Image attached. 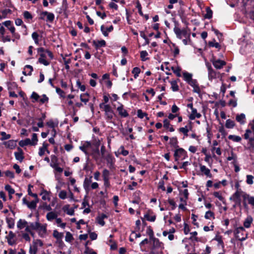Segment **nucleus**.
<instances>
[{
	"label": "nucleus",
	"mask_w": 254,
	"mask_h": 254,
	"mask_svg": "<svg viewBox=\"0 0 254 254\" xmlns=\"http://www.w3.org/2000/svg\"><path fill=\"white\" fill-rule=\"evenodd\" d=\"M178 23L176 22H175V26L174 28V31L177 37L181 39L183 36H184L185 38H187L189 39V41L190 42V29H188V28H184L183 29H181L178 27Z\"/></svg>",
	"instance_id": "f257e3e1"
},
{
	"label": "nucleus",
	"mask_w": 254,
	"mask_h": 254,
	"mask_svg": "<svg viewBox=\"0 0 254 254\" xmlns=\"http://www.w3.org/2000/svg\"><path fill=\"white\" fill-rule=\"evenodd\" d=\"M99 107L101 109H103V110L105 112L106 120L108 122H112L114 112L112 110L111 106L109 104H104V103H102L100 104Z\"/></svg>",
	"instance_id": "f03ea898"
},
{
	"label": "nucleus",
	"mask_w": 254,
	"mask_h": 254,
	"mask_svg": "<svg viewBox=\"0 0 254 254\" xmlns=\"http://www.w3.org/2000/svg\"><path fill=\"white\" fill-rule=\"evenodd\" d=\"M249 127L251 129L246 130L244 134V138L246 139H249V144L250 147H254V124H250Z\"/></svg>",
	"instance_id": "7ed1b4c3"
},
{
	"label": "nucleus",
	"mask_w": 254,
	"mask_h": 254,
	"mask_svg": "<svg viewBox=\"0 0 254 254\" xmlns=\"http://www.w3.org/2000/svg\"><path fill=\"white\" fill-rule=\"evenodd\" d=\"M235 238L240 241H243L247 238L245 228L240 226L235 229L234 231Z\"/></svg>",
	"instance_id": "20e7f679"
},
{
	"label": "nucleus",
	"mask_w": 254,
	"mask_h": 254,
	"mask_svg": "<svg viewBox=\"0 0 254 254\" xmlns=\"http://www.w3.org/2000/svg\"><path fill=\"white\" fill-rule=\"evenodd\" d=\"M100 143H97L89 150V155L91 156L96 161L100 160V153L99 149Z\"/></svg>",
	"instance_id": "39448f33"
},
{
	"label": "nucleus",
	"mask_w": 254,
	"mask_h": 254,
	"mask_svg": "<svg viewBox=\"0 0 254 254\" xmlns=\"http://www.w3.org/2000/svg\"><path fill=\"white\" fill-rule=\"evenodd\" d=\"M175 161L179 163V159L182 157V160L185 159L187 157V151L182 148H178L175 149L174 154Z\"/></svg>",
	"instance_id": "423d86ee"
},
{
	"label": "nucleus",
	"mask_w": 254,
	"mask_h": 254,
	"mask_svg": "<svg viewBox=\"0 0 254 254\" xmlns=\"http://www.w3.org/2000/svg\"><path fill=\"white\" fill-rule=\"evenodd\" d=\"M7 243L10 246H13L16 244L17 238L15 233L10 231L9 232L8 235L5 237Z\"/></svg>",
	"instance_id": "0eeeda50"
},
{
	"label": "nucleus",
	"mask_w": 254,
	"mask_h": 254,
	"mask_svg": "<svg viewBox=\"0 0 254 254\" xmlns=\"http://www.w3.org/2000/svg\"><path fill=\"white\" fill-rule=\"evenodd\" d=\"M244 194H246V193L242 190H237V191L233 194L231 197V199L233 201L241 199L240 197L242 196L244 199Z\"/></svg>",
	"instance_id": "6e6552de"
},
{
	"label": "nucleus",
	"mask_w": 254,
	"mask_h": 254,
	"mask_svg": "<svg viewBox=\"0 0 254 254\" xmlns=\"http://www.w3.org/2000/svg\"><path fill=\"white\" fill-rule=\"evenodd\" d=\"M124 107V105L123 104H121V105L117 108V110L119 112V115L121 117L127 118L129 116V114Z\"/></svg>",
	"instance_id": "1a4fd4ad"
},
{
	"label": "nucleus",
	"mask_w": 254,
	"mask_h": 254,
	"mask_svg": "<svg viewBox=\"0 0 254 254\" xmlns=\"http://www.w3.org/2000/svg\"><path fill=\"white\" fill-rule=\"evenodd\" d=\"M17 152L14 153L15 158L20 162H22L24 158V152L22 149L19 147H17Z\"/></svg>",
	"instance_id": "9d476101"
},
{
	"label": "nucleus",
	"mask_w": 254,
	"mask_h": 254,
	"mask_svg": "<svg viewBox=\"0 0 254 254\" xmlns=\"http://www.w3.org/2000/svg\"><path fill=\"white\" fill-rule=\"evenodd\" d=\"M212 64L214 67L217 69H221L224 65L226 64V63L224 61L221 60H213Z\"/></svg>",
	"instance_id": "9b49d317"
},
{
	"label": "nucleus",
	"mask_w": 254,
	"mask_h": 254,
	"mask_svg": "<svg viewBox=\"0 0 254 254\" xmlns=\"http://www.w3.org/2000/svg\"><path fill=\"white\" fill-rule=\"evenodd\" d=\"M200 171L202 174L206 176L207 177L211 178L212 175L210 172V170L207 168L205 166L200 164Z\"/></svg>",
	"instance_id": "f8f14e48"
},
{
	"label": "nucleus",
	"mask_w": 254,
	"mask_h": 254,
	"mask_svg": "<svg viewBox=\"0 0 254 254\" xmlns=\"http://www.w3.org/2000/svg\"><path fill=\"white\" fill-rule=\"evenodd\" d=\"M93 45L94 46L96 50L99 49L100 47H105L106 45V43L105 40H101L100 41H95L94 40L92 42Z\"/></svg>",
	"instance_id": "ddd939ff"
},
{
	"label": "nucleus",
	"mask_w": 254,
	"mask_h": 254,
	"mask_svg": "<svg viewBox=\"0 0 254 254\" xmlns=\"http://www.w3.org/2000/svg\"><path fill=\"white\" fill-rule=\"evenodd\" d=\"M189 84L193 88V91L194 92L197 93L198 94L200 93L201 90L196 79H194L193 80L191 81Z\"/></svg>",
	"instance_id": "4468645a"
},
{
	"label": "nucleus",
	"mask_w": 254,
	"mask_h": 254,
	"mask_svg": "<svg viewBox=\"0 0 254 254\" xmlns=\"http://www.w3.org/2000/svg\"><path fill=\"white\" fill-rule=\"evenodd\" d=\"M39 235L41 237H44L46 236L47 232L46 225H42L40 223V226L37 230Z\"/></svg>",
	"instance_id": "2eb2a0df"
},
{
	"label": "nucleus",
	"mask_w": 254,
	"mask_h": 254,
	"mask_svg": "<svg viewBox=\"0 0 254 254\" xmlns=\"http://www.w3.org/2000/svg\"><path fill=\"white\" fill-rule=\"evenodd\" d=\"M144 218L148 221L154 222L156 219V216L153 214L152 211L148 210V212L144 215Z\"/></svg>",
	"instance_id": "dca6fc26"
},
{
	"label": "nucleus",
	"mask_w": 254,
	"mask_h": 254,
	"mask_svg": "<svg viewBox=\"0 0 254 254\" xmlns=\"http://www.w3.org/2000/svg\"><path fill=\"white\" fill-rule=\"evenodd\" d=\"M207 66L208 70L209 79L210 80H212L213 79L216 78V73L215 71L212 68L211 65L207 64Z\"/></svg>",
	"instance_id": "f3484780"
},
{
	"label": "nucleus",
	"mask_w": 254,
	"mask_h": 254,
	"mask_svg": "<svg viewBox=\"0 0 254 254\" xmlns=\"http://www.w3.org/2000/svg\"><path fill=\"white\" fill-rule=\"evenodd\" d=\"M92 176H90L89 178L86 177L83 182V187L84 189L88 191L89 190V187L92 183Z\"/></svg>",
	"instance_id": "a211bd4d"
},
{
	"label": "nucleus",
	"mask_w": 254,
	"mask_h": 254,
	"mask_svg": "<svg viewBox=\"0 0 254 254\" xmlns=\"http://www.w3.org/2000/svg\"><path fill=\"white\" fill-rule=\"evenodd\" d=\"M36 144V142H31L29 138H26L25 140H22L19 142V145L21 147H24L28 145H35Z\"/></svg>",
	"instance_id": "6ab92c4d"
},
{
	"label": "nucleus",
	"mask_w": 254,
	"mask_h": 254,
	"mask_svg": "<svg viewBox=\"0 0 254 254\" xmlns=\"http://www.w3.org/2000/svg\"><path fill=\"white\" fill-rule=\"evenodd\" d=\"M201 117V115L200 113L197 112V110L195 108L191 110V113L189 116V118L191 120H194L196 118H200Z\"/></svg>",
	"instance_id": "aec40b11"
},
{
	"label": "nucleus",
	"mask_w": 254,
	"mask_h": 254,
	"mask_svg": "<svg viewBox=\"0 0 254 254\" xmlns=\"http://www.w3.org/2000/svg\"><path fill=\"white\" fill-rule=\"evenodd\" d=\"M40 57L38 59L39 63L46 66L50 64V62L45 60L46 56L45 53L40 54Z\"/></svg>",
	"instance_id": "412c9836"
},
{
	"label": "nucleus",
	"mask_w": 254,
	"mask_h": 254,
	"mask_svg": "<svg viewBox=\"0 0 254 254\" xmlns=\"http://www.w3.org/2000/svg\"><path fill=\"white\" fill-rule=\"evenodd\" d=\"M169 144L171 146L173 147L175 149L179 147L178 140L177 137H173L170 138Z\"/></svg>",
	"instance_id": "4be33fe9"
},
{
	"label": "nucleus",
	"mask_w": 254,
	"mask_h": 254,
	"mask_svg": "<svg viewBox=\"0 0 254 254\" xmlns=\"http://www.w3.org/2000/svg\"><path fill=\"white\" fill-rule=\"evenodd\" d=\"M29 223L25 220L19 219L17 223V227L19 230H21L27 226Z\"/></svg>",
	"instance_id": "5701e85b"
},
{
	"label": "nucleus",
	"mask_w": 254,
	"mask_h": 254,
	"mask_svg": "<svg viewBox=\"0 0 254 254\" xmlns=\"http://www.w3.org/2000/svg\"><path fill=\"white\" fill-rule=\"evenodd\" d=\"M163 127L166 129H169V130L171 132L175 130L173 126L170 125V122L167 119H165L163 121Z\"/></svg>",
	"instance_id": "b1692460"
},
{
	"label": "nucleus",
	"mask_w": 254,
	"mask_h": 254,
	"mask_svg": "<svg viewBox=\"0 0 254 254\" xmlns=\"http://www.w3.org/2000/svg\"><path fill=\"white\" fill-rule=\"evenodd\" d=\"M63 210L66 212V213L70 215H73L74 213V210L73 208H69V205L66 204L63 207Z\"/></svg>",
	"instance_id": "393cba45"
},
{
	"label": "nucleus",
	"mask_w": 254,
	"mask_h": 254,
	"mask_svg": "<svg viewBox=\"0 0 254 254\" xmlns=\"http://www.w3.org/2000/svg\"><path fill=\"white\" fill-rule=\"evenodd\" d=\"M4 145L6 147L12 149L16 146L15 141L13 140H9L4 142Z\"/></svg>",
	"instance_id": "a878e982"
},
{
	"label": "nucleus",
	"mask_w": 254,
	"mask_h": 254,
	"mask_svg": "<svg viewBox=\"0 0 254 254\" xmlns=\"http://www.w3.org/2000/svg\"><path fill=\"white\" fill-rule=\"evenodd\" d=\"M244 199L248 200V203L251 204L253 207H254V197L250 196L249 194L246 193L244 195Z\"/></svg>",
	"instance_id": "bb28decb"
},
{
	"label": "nucleus",
	"mask_w": 254,
	"mask_h": 254,
	"mask_svg": "<svg viewBox=\"0 0 254 254\" xmlns=\"http://www.w3.org/2000/svg\"><path fill=\"white\" fill-rule=\"evenodd\" d=\"M183 76L184 79L189 83L191 82V81L193 80L192 78V74L187 72H184L183 73Z\"/></svg>",
	"instance_id": "cd10ccee"
},
{
	"label": "nucleus",
	"mask_w": 254,
	"mask_h": 254,
	"mask_svg": "<svg viewBox=\"0 0 254 254\" xmlns=\"http://www.w3.org/2000/svg\"><path fill=\"white\" fill-rule=\"evenodd\" d=\"M245 114L242 113L240 115H237L236 117V121L240 123L241 124H243L245 123Z\"/></svg>",
	"instance_id": "c85d7f7f"
},
{
	"label": "nucleus",
	"mask_w": 254,
	"mask_h": 254,
	"mask_svg": "<svg viewBox=\"0 0 254 254\" xmlns=\"http://www.w3.org/2000/svg\"><path fill=\"white\" fill-rule=\"evenodd\" d=\"M227 160L231 161L233 160L232 164H235L237 162V156L235 154L233 151L231 152V156L227 157Z\"/></svg>",
	"instance_id": "c756f323"
},
{
	"label": "nucleus",
	"mask_w": 254,
	"mask_h": 254,
	"mask_svg": "<svg viewBox=\"0 0 254 254\" xmlns=\"http://www.w3.org/2000/svg\"><path fill=\"white\" fill-rule=\"evenodd\" d=\"M46 117V113H42V117L38 119L39 121V122L37 124L38 127H44L43 121L45 119Z\"/></svg>",
	"instance_id": "7c9ffc66"
},
{
	"label": "nucleus",
	"mask_w": 254,
	"mask_h": 254,
	"mask_svg": "<svg viewBox=\"0 0 254 254\" xmlns=\"http://www.w3.org/2000/svg\"><path fill=\"white\" fill-rule=\"evenodd\" d=\"M206 14L204 15V17L206 19H210L212 17L213 12L209 7H206Z\"/></svg>",
	"instance_id": "2f4dec72"
},
{
	"label": "nucleus",
	"mask_w": 254,
	"mask_h": 254,
	"mask_svg": "<svg viewBox=\"0 0 254 254\" xmlns=\"http://www.w3.org/2000/svg\"><path fill=\"white\" fill-rule=\"evenodd\" d=\"M6 221L9 228H13L14 226V220L12 218H6Z\"/></svg>",
	"instance_id": "473e14b6"
},
{
	"label": "nucleus",
	"mask_w": 254,
	"mask_h": 254,
	"mask_svg": "<svg viewBox=\"0 0 254 254\" xmlns=\"http://www.w3.org/2000/svg\"><path fill=\"white\" fill-rule=\"evenodd\" d=\"M29 224L32 230H36V231L40 226V223L38 221L36 222L29 223Z\"/></svg>",
	"instance_id": "72a5a7b5"
},
{
	"label": "nucleus",
	"mask_w": 254,
	"mask_h": 254,
	"mask_svg": "<svg viewBox=\"0 0 254 254\" xmlns=\"http://www.w3.org/2000/svg\"><path fill=\"white\" fill-rule=\"evenodd\" d=\"M235 124L234 121H233L230 119H228L226 121V124H225L226 127H227L228 128H232L235 127Z\"/></svg>",
	"instance_id": "f704fd0d"
},
{
	"label": "nucleus",
	"mask_w": 254,
	"mask_h": 254,
	"mask_svg": "<svg viewBox=\"0 0 254 254\" xmlns=\"http://www.w3.org/2000/svg\"><path fill=\"white\" fill-rule=\"evenodd\" d=\"M51 157V163L50 164V166L52 167H53V166L55 164L56 165H59L58 157L55 155H52Z\"/></svg>",
	"instance_id": "c9c22d12"
},
{
	"label": "nucleus",
	"mask_w": 254,
	"mask_h": 254,
	"mask_svg": "<svg viewBox=\"0 0 254 254\" xmlns=\"http://www.w3.org/2000/svg\"><path fill=\"white\" fill-rule=\"evenodd\" d=\"M103 159H104L106 160L108 163L110 164L111 165H112L113 164V157L112 155V154L110 153H108L105 157H104Z\"/></svg>",
	"instance_id": "e433bc0d"
},
{
	"label": "nucleus",
	"mask_w": 254,
	"mask_h": 254,
	"mask_svg": "<svg viewBox=\"0 0 254 254\" xmlns=\"http://www.w3.org/2000/svg\"><path fill=\"white\" fill-rule=\"evenodd\" d=\"M252 221L253 219L252 217H250L247 218L244 222V227L247 228H250L252 223Z\"/></svg>",
	"instance_id": "4c0bfd02"
},
{
	"label": "nucleus",
	"mask_w": 254,
	"mask_h": 254,
	"mask_svg": "<svg viewBox=\"0 0 254 254\" xmlns=\"http://www.w3.org/2000/svg\"><path fill=\"white\" fill-rule=\"evenodd\" d=\"M171 89L173 91H178L179 90L177 80H173L170 82Z\"/></svg>",
	"instance_id": "58836bf2"
},
{
	"label": "nucleus",
	"mask_w": 254,
	"mask_h": 254,
	"mask_svg": "<svg viewBox=\"0 0 254 254\" xmlns=\"http://www.w3.org/2000/svg\"><path fill=\"white\" fill-rule=\"evenodd\" d=\"M53 235L54 237H55L57 240L62 239L64 236L63 233H59L57 230L54 231Z\"/></svg>",
	"instance_id": "ea45409f"
},
{
	"label": "nucleus",
	"mask_w": 254,
	"mask_h": 254,
	"mask_svg": "<svg viewBox=\"0 0 254 254\" xmlns=\"http://www.w3.org/2000/svg\"><path fill=\"white\" fill-rule=\"evenodd\" d=\"M47 219L48 220H52L57 217V215L54 212H50L46 215Z\"/></svg>",
	"instance_id": "a19ab883"
},
{
	"label": "nucleus",
	"mask_w": 254,
	"mask_h": 254,
	"mask_svg": "<svg viewBox=\"0 0 254 254\" xmlns=\"http://www.w3.org/2000/svg\"><path fill=\"white\" fill-rule=\"evenodd\" d=\"M89 96L88 93L82 94L80 95V100L86 104L89 101Z\"/></svg>",
	"instance_id": "79ce46f5"
},
{
	"label": "nucleus",
	"mask_w": 254,
	"mask_h": 254,
	"mask_svg": "<svg viewBox=\"0 0 254 254\" xmlns=\"http://www.w3.org/2000/svg\"><path fill=\"white\" fill-rule=\"evenodd\" d=\"M45 15H47V20L50 22H53L55 18V16L53 13L45 11L44 13Z\"/></svg>",
	"instance_id": "37998d69"
},
{
	"label": "nucleus",
	"mask_w": 254,
	"mask_h": 254,
	"mask_svg": "<svg viewBox=\"0 0 254 254\" xmlns=\"http://www.w3.org/2000/svg\"><path fill=\"white\" fill-rule=\"evenodd\" d=\"M171 69L173 71V72L175 74H176L178 77L181 76V68L180 67H177L175 68L174 66H172Z\"/></svg>",
	"instance_id": "c03bdc74"
},
{
	"label": "nucleus",
	"mask_w": 254,
	"mask_h": 254,
	"mask_svg": "<svg viewBox=\"0 0 254 254\" xmlns=\"http://www.w3.org/2000/svg\"><path fill=\"white\" fill-rule=\"evenodd\" d=\"M110 173L109 171L106 169L103 170L102 172V177L103 179H110Z\"/></svg>",
	"instance_id": "a18cd8bd"
},
{
	"label": "nucleus",
	"mask_w": 254,
	"mask_h": 254,
	"mask_svg": "<svg viewBox=\"0 0 254 254\" xmlns=\"http://www.w3.org/2000/svg\"><path fill=\"white\" fill-rule=\"evenodd\" d=\"M228 138L235 142H240L242 139L241 137L234 135H229Z\"/></svg>",
	"instance_id": "49530a36"
},
{
	"label": "nucleus",
	"mask_w": 254,
	"mask_h": 254,
	"mask_svg": "<svg viewBox=\"0 0 254 254\" xmlns=\"http://www.w3.org/2000/svg\"><path fill=\"white\" fill-rule=\"evenodd\" d=\"M46 124L49 127L53 128V131L54 132V137L55 136V135L56 134V131L55 129L54 128H55V124H54V122L52 120H50L49 122H47Z\"/></svg>",
	"instance_id": "de8ad7c7"
},
{
	"label": "nucleus",
	"mask_w": 254,
	"mask_h": 254,
	"mask_svg": "<svg viewBox=\"0 0 254 254\" xmlns=\"http://www.w3.org/2000/svg\"><path fill=\"white\" fill-rule=\"evenodd\" d=\"M65 240L66 242L69 243L71 242L74 240L72 234L69 232L66 233Z\"/></svg>",
	"instance_id": "09e8293b"
},
{
	"label": "nucleus",
	"mask_w": 254,
	"mask_h": 254,
	"mask_svg": "<svg viewBox=\"0 0 254 254\" xmlns=\"http://www.w3.org/2000/svg\"><path fill=\"white\" fill-rule=\"evenodd\" d=\"M204 217L205 219H209L210 218H212L213 219L215 218V215L214 213L211 211H208L205 213Z\"/></svg>",
	"instance_id": "8fccbe9b"
},
{
	"label": "nucleus",
	"mask_w": 254,
	"mask_h": 254,
	"mask_svg": "<svg viewBox=\"0 0 254 254\" xmlns=\"http://www.w3.org/2000/svg\"><path fill=\"white\" fill-rule=\"evenodd\" d=\"M151 240L153 242V246L155 247H160L161 245V243L160 242L158 239L154 237L151 239Z\"/></svg>",
	"instance_id": "3c124183"
},
{
	"label": "nucleus",
	"mask_w": 254,
	"mask_h": 254,
	"mask_svg": "<svg viewBox=\"0 0 254 254\" xmlns=\"http://www.w3.org/2000/svg\"><path fill=\"white\" fill-rule=\"evenodd\" d=\"M140 72V69L138 67H135L132 70V73L134 74V77L136 78Z\"/></svg>",
	"instance_id": "603ef678"
},
{
	"label": "nucleus",
	"mask_w": 254,
	"mask_h": 254,
	"mask_svg": "<svg viewBox=\"0 0 254 254\" xmlns=\"http://www.w3.org/2000/svg\"><path fill=\"white\" fill-rule=\"evenodd\" d=\"M5 190L8 191L9 194H13L15 192V190L9 185H6L5 186Z\"/></svg>",
	"instance_id": "864d4df0"
},
{
	"label": "nucleus",
	"mask_w": 254,
	"mask_h": 254,
	"mask_svg": "<svg viewBox=\"0 0 254 254\" xmlns=\"http://www.w3.org/2000/svg\"><path fill=\"white\" fill-rule=\"evenodd\" d=\"M106 149L105 146L104 145H103L101 147V150L100 151V159L103 158L104 157H105V156L107 155V154H106Z\"/></svg>",
	"instance_id": "5fc2aeb1"
},
{
	"label": "nucleus",
	"mask_w": 254,
	"mask_h": 254,
	"mask_svg": "<svg viewBox=\"0 0 254 254\" xmlns=\"http://www.w3.org/2000/svg\"><path fill=\"white\" fill-rule=\"evenodd\" d=\"M55 88L57 93L61 97L64 98L65 97V93L59 87H56Z\"/></svg>",
	"instance_id": "6e6d98bb"
},
{
	"label": "nucleus",
	"mask_w": 254,
	"mask_h": 254,
	"mask_svg": "<svg viewBox=\"0 0 254 254\" xmlns=\"http://www.w3.org/2000/svg\"><path fill=\"white\" fill-rule=\"evenodd\" d=\"M254 177L253 176L248 175L247 176L246 182L249 185H252L254 184Z\"/></svg>",
	"instance_id": "4d7b16f0"
},
{
	"label": "nucleus",
	"mask_w": 254,
	"mask_h": 254,
	"mask_svg": "<svg viewBox=\"0 0 254 254\" xmlns=\"http://www.w3.org/2000/svg\"><path fill=\"white\" fill-rule=\"evenodd\" d=\"M38 251L37 246L34 245L33 246H31L29 249V253L30 254H36Z\"/></svg>",
	"instance_id": "13d9d810"
},
{
	"label": "nucleus",
	"mask_w": 254,
	"mask_h": 254,
	"mask_svg": "<svg viewBox=\"0 0 254 254\" xmlns=\"http://www.w3.org/2000/svg\"><path fill=\"white\" fill-rule=\"evenodd\" d=\"M23 16H24V18L25 19H27V20H29V19H30V20H32V18H33V16L32 15V14L28 11H25L24 12H23Z\"/></svg>",
	"instance_id": "bf43d9fd"
},
{
	"label": "nucleus",
	"mask_w": 254,
	"mask_h": 254,
	"mask_svg": "<svg viewBox=\"0 0 254 254\" xmlns=\"http://www.w3.org/2000/svg\"><path fill=\"white\" fill-rule=\"evenodd\" d=\"M137 117L140 119H143L144 117L147 116L146 113H143L141 109H139L137 111Z\"/></svg>",
	"instance_id": "052dcab7"
},
{
	"label": "nucleus",
	"mask_w": 254,
	"mask_h": 254,
	"mask_svg": "<svg viewBox=\"0 0 254 254\" xmlns=\"http://www.w3.org/2000/svg\"><path fill=\"white\" fill-rule=\"evenodd\" d=\"M84 253V254H97L96 252L88 247H86Z\"/></svg>",
	"instance_id": "680f3d73"
},
{
	"label": "nucleus",
	"mask_w": 254,
	"mask_h": 254,
	"mask_svg": "<svg viewBox=\"0 0 254 254\" xmlns=\"http://www.w3.org/2000/svg\"><path fill=\"white\" fill-rule=\"evenodd\" d=\"M147 56H148V53L146 51L140 52V58L142 61H145L148 59V58H145Z\"/></svg>",
	"instance_id": "e2e57ef3"
},
{
	"label": "nucleus",
	"mask_w": 254,
	"mask_h": 254,
	"mask_svg": "<svg viewBox=\"0 0 254 254\" xmlns=\"http://www.w3.org/2000/svg\"><path fill=\"white\" fill-rule=\"evenodd\" d=\"M39 34L36 32H33L32 34V37L36 44L39 43Z\"/></svg>",
	"instance_id": "0e129e2a"
},
{
	"label": "nucleus",
	"mask_w": 254,
	"mask_h": 254,
	"mask_svg": "<svg viewBox=\"0 0 254 254\" xmlns=\"http://www.w3.org/2000/svg\"><path fill=\"white\" fill-rule=\"evenodd\" d=\"M76 85L78 87V88H79L80 90L82 91H84L86 89L85 86L84 85H82L79 80H78L76 81Z\"/></svg>",
	"instance_id": "69168bd1"
},
{
	"label": "nucleus",
	"mask_w": 254,
	"mask_h": 254,
	"mask_svg": "<svg viewBox=\"0 0 254 254\" xmlns=\"http://www.w3.org/2000/svg\"><path fill=\"white\" fill-rule=\"evenodd\" d=\"M31 98L34 100V101H32V102L34 103L35 102L38 101L40 96L37 93L33 92L31 96Z\"/></svg>",
	"instance_id": "338daca9"
},
{
	"label": "nucleus",
	"mask_w": 254,
	"mask_h": 254,
	"mask_svg": "<svg viewBox=\"0 0 254 254\" xmlns=\"http://www.w3.org/2000/svg\"><path fill=\"white\" fill-rule=\"evenodd\" d=\"M27 206L30 209H35L37 206V205L36 204V202L32 201L31 202H29Z\"/></svg>",
	"instance_id": "774afa93"
}]
</instances>
